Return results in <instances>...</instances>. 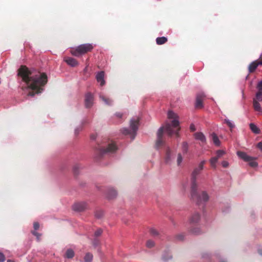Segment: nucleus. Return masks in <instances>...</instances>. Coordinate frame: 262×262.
Returning a JSON list of instances; mask_svg holds the SVG:
<instances>
[{"label":"nucleus","mask_w":262,"mask_h":262,"mask_svg":"<svg viewBox=\"0 0 262 262\" xmlns=\"http://www.w3.org/2000/svg\"><path fill=\"white\" fill-rule=\"evenodd\" d=\"M17 75L20 77L22 81L27 85L25 89H30L35 91L30 92L29 96H34L35 94L42 92L44 86L48 82V77L45 73L40 72L35 70H29L26 66H21L18 70Z\"/></svg>","instance_id":"nucleus-1"},{"label":"nucleus","mask_w":262,"mask_h":262,"mask_svg":"<svg viewBox=\"0 0 262 262\" xmlns=\"http://www.w3.org/2000/svg\"><path fill=\"white\" fill-rule=\"evenodd\" d=\"M206 161L203 160L199 165L194 168L191 174V196L194 201L198 205L206 203L209 200V195L206 191H203L200 193L198 192L197 177L204 168Z\"/></svg>","instance_id":"nucleus-2"},{"label":"nucleus","mask_w":262,"mask_h":262,"mask_svg":"<svg viewBox=\"0 0 262 262\" xmlns=\"http://www.w3.org/2000/svg\"><path fill=\"white\" fill-rule=\"evenodd\" d=\"M168 117L169 119H173L171 121V123H167L163 126L165 132L169 136H171L172 134H175L177 136H179V131L180 130L179 122L176 119L177 115L172 111L168 112Z\"/></svg>","instance_id":"nucleus-3"},{"label":"nucleus","mask_w":262,"mask_h":262,"mask_svg":"<svg viewBox=\"0 0 262 262\" xmlns=\"http://www.w3.org/2000/svg\"><path fill=\"white\" fill-rule=\"evenodd\" d=\"M94 48V46L91 43H84L81 45L76 48L71 50V53L75 56L78 57L81 55L91 52Z\"/></svg>","instance_id":"nucleus-4"},{"label":"nucleus","mask_w":262,"mask_h":262,"mask_svg":"<svg viewBox=\"0 0 262 262\" xmlns=\"http://www.w3.org/2000/svg\"><path fill=\"white\" fill-rule=\"evenodd\" d=\"M117 150V147L114 142L108 144L106 148L100 147L97 150L98 155V158H101L104 154L107 153H113Z\"/></svg>","instance_id":"nucleus-5"},{"label":"nucleus","mask_w":262,"mask_h":262,"mask_svg":"<svg viewBox=\"0 0 262 262\" xmlns=\"http://www.w3.org/2000/svg\"><path fill=\"white\" fill-rule=\"evenodd\" d=\"M237 155L241 159L245 161L249 162L250 166L255 167L257 166V162L253 160V158L248 156L246 153L243 151H237Z\"/></svg>","instance_id":"nucleus-6"},{"label":"nucleus","mask_w":262,"mask_h":262,"mask_svg":"<svg viewBox=\"0 0 262 262\" xmlns=\"http://www.w3.org/2000/svg\"><path fill=\"white\" fill-rule=\"evenodd\" d=\"M164 130L165 128L163 126L161 127L157 132V139L156 141V146L159 148L164 144V142L162 140V136Z\"/></svg>","instance_id":"nucleus-7"},{"label":"nucleus","mask_w":262,"mask_h":262,"mask_svg":"<svg viewBox=\"0 0 262 262\" xmlns=\"http://www.w3.org/2000/svg\"><path fill=\"white\" fill-rule=\"evenodd\" d=\"M74 210L81 212L88 209V205L85 202H78L76 203L73 206Z\"/></svg>","instance_id":"nucleus-8"},{"label":"nucleus","mask_w":262,"mask_h":262,"mask_svg":"<svg viewBox=\"0 0 262 262\" xmlns=\"http://www.w3.org/2000/svg\"><path fill=\"white\" fill-rule=\"evenodd\" d=\"M139 119H132L130 120V126L132 129L133 134L132 135V139H134L135 138V134L138 130V126H139Z\"/></svg>","instance_id":"nucleus-9"},{"label":"nucleus","mask_w":262,"mask_h":262,"mask_svg":"<svg viewBox=\"0 0 262 262\" xmlns=\"http://www.w3.org/2000/svg\"><path fill=\"white\" fill-rule=\"evenodd\" d=\"M93 101L94 97L93 95L90 93H87L85 95L84 100L85 107L90 108L91 107H92L93 104Z\"/></svg>","instance_id":"nucleus-10"},{"label":"nucleus","mask_w":262,"mask_h":262,"mask_svg":"<svg viewBox=\"0 0 262 262\" xmlns=\"http://www.w3.org/2000/svg\"><path fill=\"white\" fill-rule=\"evenodd\" d=\"M205 97L203 93H199L197 94L195 101V107L198 108H202L203 106V101Z\"/></svg>","instance_id":"nucleus-11"},{"label":"nucleus","mask_w":262,"mask_h":262,"mask_svg":"<svg viewBox=\"0 0 262 262\" xmlns=\"http://www.w3.org/2000/svg\"><path fill=\"white\" fill-rule=\"evenodd\" d=\"M104 72L103 71L99 72L96 76V80L98 82L100 83V86H103L105 83V81L104 79Z\"/></svg>","instance_id":"nucleus-12"},{"label":"nucleus","mask_w":262,"mask_h":262,"mask_svg":"<svg viewBox=\"0 0 262 262\" xmlns=\"http://www.w3.org/2000/svg\"><path fill=\"white\" fill-rule=\"evenodd\" d=\"M64 61L69 66L75 67H76L78 63L76 59L72 57H67L64 58Z\"/></svg>","instance_id":"nucleus-13"},{"label":"nucleus","mask_w":262,"mask_h":262,"mask_svg":"<svg viewBox=\"0 0 262 262\" xmlns=\"http://www.w3.org/2000/svg\"><path fill=\"white\" fill-rule=\"evenodd\" d=\"M194 135L195 139L200 140L202 143L206 142V138L202 133H196Z\"/></svg>","instance_id":"nucleus-14"},{"label":"nucleus","mask_w":262,"mask_h":262,"mask_svg":"<svg viewBox=\"0 0 262 262\" xmlns=\"http://www.w3.org/2000/svg\"><path fill=\"white\" fill-rule=\"evenodd\" d=\"M258 66V64L257 63V60H255L251 63L248 68L249 73H251L254 72Z\"/></svg>","instance_id":"nucleus-15"},{"label":"nucleus","mask_w":262,"mask_h":262,"mask_svg":"<svg viewBox=\"0 0 262 262\" xmlns=\"http://www.w3.org/2000/svg\"><path fill=\"white\" fill-rule=\"evenodd\" d=\"M253 105L255 111L262 113V108L261 107L259 102L255 99H253Z\"/></svg>","instance_id":"nucleus-16"},{"label":"nucleus","mask_w":262,"mask_h":262,"mask_svg":"<svg viewBox=\"0 0 262 262\" xmlns=\"http://www.w3.org/2000/svg\"><path fill=\"white\" fill-rule=\"evenodd\" d=\"M200 215L198 213H194L190 219V222L191 223L194 224L198 223L200 220Z\"/></svg>","instance_id":"nucleus-17"},{"label":"nucleus","mask_w":262,"mask_h":262,"mask_svg":"<svg viewBox=\"0 0 262 262\" xmlns=\"http://www.w3.org/2000/svg\"><path fill=\"white\" fill-rule=\"evenodd\" d=\"M250 128L251 130V131L255 134H259L260 133V129L257 127L256 125H255L254 123H250L249 124Z\"/></svg>","instance_id":"nucleus-18"},{"label":"nucleus","mask_w":262,"mask_h":262,"mask_svg":"<svg viewBox=\"0 0 262 262\" xmlns=\"http://www.w3.org/2000/svg\"><path fill=\"white\" fill-rule=\"evenodd\" d=\"M117 193L116 191L113 189L109 190L107 193V197L109 199H112L115 198L117 196Z\"/></svg>","instance_id":"nucleus-19"},{"label":"nucleus","mask_w":262,"mask_h":262,"mask_svg":"<svg viewBox=\"0 0 262 262\" xmlns=\"http://www.w3.org/2000/svg\"><path fill=\"white\" fill-rule=\"evenodd\" d=\"M167 41V38L165 37H158L156 39V43L159 45L164 44Z\"/></svg>","instance_id":"nucleus-20"},{"label":"nucleus","mask_w":262,"mask_h":262,"mask_svg":"<svg viewBox=\"0 0 262 262\" xmlns=\"http://www.w3.org/2000/svg\"><path fill=\"white\" fill-rule=\"evenodd\" d=\"M165 160L166 163H168L171 161V151L169 147L166 149Z\"/></svg>","instance_id":"nucleus-21"},{"label":"nucleus","mask_w":262,"mask_h":262,"mask_svg":"<svg viewBox=\"0 0 262 262\" xmlns=\"http://www.w3.org/2000/svg\"><path fill=\"white\" fill-rule=\"evenodd\" d=\"M93 259V255L92 253L88 252L84 257L85 262H92Z\"/></svg>","instance_id":"nucleus-22"},{"label":"nucleus","mask_w":262,"mask_h":262,"mask_svg":"<svg viewBox=\"0 0 262 262\" xmlns=\"http://www.w3.org/2000/svg\"><path fill=\"white\" fill-rule=\"evenodd\" d=\"M100 98L106 104L110 105L112 103V100L103 95H100Z\"/></svg>","instance_id":"nucleus-23"},{"label":"nucleus","mask_w":262,"mask_h":262,"mask_svg":"<svg viewBox=\"0 0 262 262\" xmlns=\"http://www.w3.org/2000/svg\"><path fill=\"white\" fill-rule=\"evenodd\" d=\"M211 136L214 144L216 146H219L220 145V141L217 135L215 133H212Z\"/></svg>","instance_id":"nucleus-24"},{"label":"nucleus","mask_w":262,"mask_h":262,"mask_svg":"<svg viewBox=\"0 0 262 262\" xmlns=\"http://www.w3.org/2000/svg\"><path fill=\"white\" fill-rule=\"evenodd\" d=\"M74 252L72 249H69L66 253V257L68 258H72L74 256Z\"/></svg>","instance_id":"nucleus-25"},{"label":"nucleus","mask_w":262,"mask_h":262,"mask_svg":"<svg viewBox=\"0 0 262 262\" xmlns=\"http://www.w3.org/2000/svg\"><path fill=\"white\" fill-rule=\"evenodd\" d=\"M218 159L217 158H215V157H212L210 160V163L211 164V166L212 168H215L216 167V164L218 161Z\"/></svg>","instance_id":"nucleus-26"},{"label":"nucleus","mask_w":262,"mask_h":262,"mask_svg":"<svg viewBox=\"0 0 262 262\" xmlns=\"http://www.w3.org/2000/svg\"><path fill=\"white\" fill-rule=\"evenodd\" d=\"M225 151L223 150H218L216 152V156H215V158H217V159H219L221 157L223 156L224 155H225Z\"/></svg>","instance_id":"nucleus-27"},{"label":"nucleus","mask_w":262,"mask_h":262,"mask_svg":"<svg viewBox=\"0 0 262 262\" xmlns=\"http://www.w3.org/2000/svg\"><path fill=\"white\" fill-rule=\"evenodd\" d=\"M224 122L230 128L231 130L235 126L234 124L228 119H225Z\"/></svg>","instance_id":"nucleus-28"},{"label":"nucleus","mask_w":262,"mask_h":262,"mask_svg":"<svg viewBox=\"0 0 262 262\" xmlns=\"http://www.w3.org/2000/svg\"><path fill=\"white\" fill-rule=\"evenodd\" d=\"M256 100L262 101V91L257 92L256 94Z\"/></svg>","instance_id":"nucleus-29"},{"label":"nucleus","mask_w":262,"mask_h":262,"mask_svg":"<svg viewBox=\"0 0 262 262\" xmlns=\"http://www.w3.org/2000/svg\"><path fill=\"white\" fill-rule=\"evenodd\" d=\"M182 150L184 153H186L188 150V144L187 142H183L182 143Z\"/></svg>","instance_id":"nucleus-30"},{"label":"nucleus","mask_w":262,"mask_h":262,"mask_svg":"<svg viewBox=\"0 0 262 262\" xmlns=\"http://www.w3.org/2000/svg\"><path fill=\"white\" fill-rule=\"evenodd\" d=\"M150 233L151 235H152L154 236H158L159 235V233H158V231L156 229H154V228H151L150 230Z\"/></svg>","instance_id":"nucleus-31"},{"label":"nucleus","mask_w":262,"mask_h":262,"mask_svg":"<svg viewBox=\"0 0 262 262\" xmlns=\"http://www.w3.org/2000/svg\"><path fill=\"white\" fill-rule=\"evenodd\" d=\"M80 168V165L79 164H75L73 167V171L75 174L78 173V171Z\"/></svg>","instance_id":"nucleus-32"},{"label":"nucleus","mask_w":262,"mask_h":262,"mask_svg":"<svg viewBox=\"0 0 262 262\" xmlns=\"http://www.w3.org/2000/svg\"><path fill=\"white\" fill-rule=\"evenodd\" d=\"M155 243L154 242L151 240H148L146 243V246L148 248H152L154 246Z\"/></svg>","instance_id":"nucleus-33"},{"label":"nucleus","mask_w":262,"mask_h":262,"mask_svg":"<svg viewBox=\"0 0 262 262\" xmlns=\"http://www.w3.org/2000/svg\"><path fill=\"white\" fill-rule=\"evenodd\" d=\"M182 160H183V158H182L181 154H179L178 155V158H177V164H178V165H180V164L181 163Z\"/></svg>","instance_id":"nucleus-34"},{"label":"nucleus","mask_w":262,"mask_h":262,"mask_svg":"<svg viewBox=\"0 0 262 262\" xmlns=\"http://www.w3.org/2000/svg\"><path fill=\"white\" fill-rule=\"evenodd\" d=\"M103 215V213L102 211H98L96 212L95 216L97 218H101Z\"/></svg>","instance_id":"nucleus-35"},{"label":"nucleus","mask_w":262,"mask_h":262,"mask_svg":"<svg viewBox=\"0 0 262 262\" xmlns=\"http://www.w3.org/2000/svg\"><path fill=\"white\" fill-rule=\"evenodd\" d=\"M191 232L192 233H194V234H199L200 233V229L198 228H194L193 229H192L191 230Z\"/></svg>","instance_id":"nucleus-36"},{"label":"nucleus","mask_w":262,"mask_h":262,"mask_svg":"<svg viewBox=\"0 0 262 262\" xmlns=\"http://www.w3.org/2000/svg\"><path fill=\"white\" fill-rule=\"evenodd\" d=\"M102 233V230L101 229H97L95 232V235L96 236H100Z\"/></svg>","instance_id":"nucleus-37"},{"label":"nucleus","mask_w":262,"mask_h":262,"mask_svg":"<svg viewBox=\"0 0 262 262\" xmlns=\"http://www.w3.org/2000/svg\"><path fill=\"white\" fill-rule=\"evenodd\" d=\"M122 132L123 134L124 135H128V134H130L131 133H130V130H129L127 128H123L122 130Z\"/></svg>","instance_id":"nucleus-38"},{"label":"nucleus","mask_w":262,"mask_h":262,"mask_svg":"<svg viewBox=\"0 0 262 262\" xmlns=\"http://www.w3.org/2000/svg\"><path fill=\"white\" fill-rule=\"evenodd\" d=\"M31 233L34 235H35V236H36V237L38 239H39L40 236H41V234L38 232H37L36 231H32Z\"/></svg>","instance_id":"nucleus-39"},{"label":"nucleus","mask_w":262,"mask_h":262,"mask_svg":"<svg viewBox=\"0 0 262 262\" xmlns=\"http://www.w3.org/2000/svg\"><path fill=\"white\" fill-rule=\"evenodd\" d=\"M5 260V256L4 254L0 252V262H4Z\"/></svg>","instance_id":"nucleus-40"},{"label":"nucleus","mask_w":262,"mask_h":262,"mask_svg":"<svg viewBox=\"0 0 262 262\" xmlns=\"http://www.w3.org/2000/svg\"><path fill=\"white\" fill-rule=\"evenodd\" d=\"M33 227L35 230L38 229L39 227V224L38 222H34L33 224Z\"/></svg>","instance_id":"nucleus-41"},{"label":"nucleus","mask_w":262,"mask_h":262,"mask_svg":"<svg viewBox=\"0 0 262 262\" xmlns=\"http://www.w3.org/2000/svg\"><path fill=\"white\" fill-rule=\"evenodd\" d=\"M222 165L223 167L226 168L229 166V163L227 161H224L222 162Z\"/></svg>","instance_id":"nucleus-42"},{"label":"nucleus","mask_w":262,"mask_h":262,"mask_svg":"<svg viewBox=\"0 0 262 262\" xmlns=\"http://www.w3.org/2000/svg\"><path fill=\"white\" fill-rule=\"evenodd\" d=\"M257 88L258 89V92L262 91V81H260L257 85Z\"/></svg>","instance_id":"nucleus-43"},{"label":"nucleus","mask_w":262,"mask_h":262,"mask_svg":"<svg viewBox=\"0 0 262 262\" xmlns=\"http://www.w3.org/2000/svg\"><path fill=\"white\" fill-rule=\"evenodd\" d=\"M257 147L262 151V142H260L257 144Z\"/></svg>","instance_id":"nucleus-44"},{"label":"nucleus","mask_w":262,"mask_h":262,"mask_svg":"<svg viewBox=\"0 0 262 262\" xmlns=\"http://www.w3.org/2000/svg\"><path fill=\"white\" fill-rule=\"evenodd\" d=\"M177 238L178 240H183L184 238V236L183 234H179L177 236Z\"/></svg>","instance_id":"nucleus-45"},{"label":"nucleus","mask_w":262,"mask_h":262,"mask_svg":"<svg viewBox=\"0 0 262 262\" xmlns=\"http://www.w3.org/2000/svg\"><path fill=\"white\" fill-rule=\"evenodd\" d=\"M122 114L121 113H116L115 116L118 118H121L122 117Z\"/></svg>","instance_id":"nucleus-46"},{"label":"nucleus","mask_w":262,"mask_h":262,"mask_svg":"<svg viewBox=\"0 0 262 262\" xmlns=\"http://www.w3.org/2000/svg\"><path fill=\"white\" fill-rule=\"evenodd\" d=\"M190 129L192 132H194L195 130L194 125L193 124H191L190 126Z\"/></svg>","instance_id":"nucleus-47"},{"label":"nucleus","mask_w":262,"mask_h":262,"mask_svg":"<svg viewBox=\"0 0 262 262\" xmlns=\"http://www.w3.org/2000/svg\"><path fill=\"white\" fill-rule=\"evenodd\" d=\"M81 130V128H77L75 129V134L76 135H77L78 134V133Z\"/></svg>","instance_id":"nucleus-48"},{"label":"nucleus","mask_w":262,"mask_h":262,"mask_svg":"<svg viewBox=\"0 0 262 262\" xmlns=\"http://www.w3.org/2000/svg\"><path fill=\"white\" fill-rule=\"evenodd\" d=\"M257 63L259 65H262V58H261L259 60H256Z\"/></svg>","instance_id":"nucleus-49"},{"label":"nucleus","mask_w":262,"mask_h":262,"mask_svg":"<svg viewBox=\"0 0 262 262\" xmlns=\"http://www.w3.org/2000/svg\"><path fill=\"white\" fill-rule=\"evenodd\" d=\"M91 138L92 140H95L96 138V136L95 135H92L91 136Z\"/></svg>","instance_id":"nucleus-50"},{"label":"nucleus","mask_w":262,"mask_h":262,"mask_svg":"<svg viewBox=\"0 0 262 262\" xmlns=\"http://www.w3.org/2000/svg\"><path fill=\"white\" fill-rule=\"evenodd\" d=\"M258 252L260 255H262V249H259Z\"/></svg>","instance_id":"nucleus-51"},{"label":"nucleus","mask_w":262,"mask_h":262,"mask_svg":"<svg viewBox=\"0 0 262 262\" xmlns=\"http://www.w3.org/2000/svg\"><path fill=\"white\" fill-rule=\"evenodd\" d=\"M7 262H14L13 260H11V259H8L7 260Z\"/></svg>","instance_id":"nucleus-52"},{"label":"nucleus","mask_w":262,"mask_h":262,"mask_svg":"<svg viewBox=\"0 0 262 262\" xmlns=\"http://www.w3.org/2000/svg\"><path fill=\"white\" fill-rule=\"evenodd\" d=\"M163 259H164V260H167V259H166L164 257H163Z\"/></svg>","instance_id":"nucleus-53"}]
</instances>
